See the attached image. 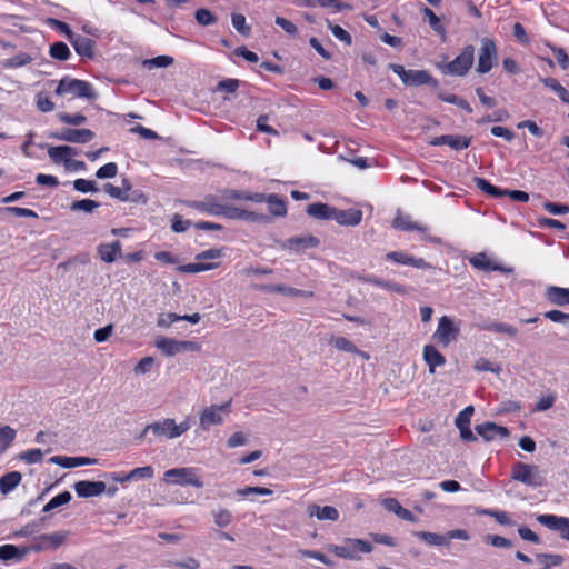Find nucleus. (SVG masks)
Here are the masks:
<instances>
[{"instance_id": "obj_1", "label": "nucleus", "mask_w": 569, "mask_h": 569, "mask_svg": "<svg viewBox=\"0 0 569 569\" xmlns=\"http://www.w3.org/2000/svg\"><path fill=\"white\" fill-rule=\"evenodd\" d=\"M328 550L337 557L350 560L360 559L359 553H369L372 550V546L362 539L346 538L343 545H329Z\"/></svg>"}, {"instance_id": "obj_2", "label": "nucleus", "mask_w": 569, "mask_h": 569, "mask_svg": "<svg viewBox=\"0 0 569 569\" xmlns=\"http://www.w3.org/2000/svg\"><path fill=\"white\" fill-rule=\"evenodd\" d=\"M511 478L529 487L538 488L546 485V478L536 465L517 462L512 467Z\"/></svg>"}, {"instance_id": "obj_3", "label": "nucleus", "mask_w": 569, "mask_h": 569, "mask_svg": "<svg viewBox=\"0 0 569 569\" xmlns=\"http://www.w3.org/2000/svg\"><path fill=\"white\" fill-rule=\"evenodd\" d=\"M54 93L57 96L71 93L77 98H86L88 100H94L98 97L89 82L69 77H64L59 81Z\"/></svg>"}, {"instance_id": "obj_4", "label": "nucleus", "mask_w": 569, "mask_h": 569, "mask_svg": "<svg viewBox=\"0 0 569 569\" xmlns=\"http://www.w3.org/2000/svg\"><path fill=\"white\" fill-rule=\"evenodd\" d=\"M163 481L178 486H192L202 488L203 481L198 477L197 470L191 467L172 468L163 473Z\"/></svg>"}, {"instance_id": "obj_5", "label": "nucleus", "mask_w": 569, "mask_h": 569, "mask_svg": "<svg viewBox=\"0 0 569 569\" xmlns=\"http://www.w3.org/2000/svg\"><path fill=\"white\" fill-rule=\"evenodd\" d=\"M389 69L398 74L406 86L430 84L432 87H438L439 84V82L426 70H406L403 66L397 63H390Z\"/></svg>"}, {"instance_id": "obj_6", "label": "nucleus", "mask_w": 569, "mask_h": 569, "mask_svg": "<svg viewBox=\"0 0 569 569\" xmlns=\"http://www.w3.org/2000/svg\"><path fill=\"white\" fill-rule=\"evenodd\" d=\"M475 61V48L473 46H467L462 52L457 56L451 62L439 66V69L445 74L462 77L467 74Z\"/></svg>"}, {"instance_id": "obj_7", "label": "nucleus", "mask_w": 569, "mask_h": 569, "mask_svg": "<svg viewBox=\"0 0 569 569\" xmlns=\"http://www.w3.org/2000/svg\"><path fill=\"white\" fill-rule=\"evenodd\" d=\"M230 412V401L223 405H211L199 412V423L202 430L223 422V416Z\"/></svg>"}, {"instance_id": "obj_8", "label": "nucleus", "mask_w": 569, "mask_h": 569, "mask_svg": "<svg viewBox=\"0 0 569 569\" xmlns=\"http://www.w3.org/2000/svg\"><path fill=\"white\" fill-rule=\"evenodd\" d=\"M459 332L460 329L453 320L448 316H442L432 338L441 346L447 347L458 338Z\"/></svg>"}, {"instance_id": "obj_9", "label": "nucleus", "mask_w": 569, "mask_h": 569, "mask_svg": "<svg viewBox=\"0 0 569 569\" xmlns=\"http://www.w3.org/2000/svg\"><path fill=\"white\" fill-rule=\"evenodd\" d=\"M156 347L166 356L172 357L182 351H197L199 345L193 341H180L172 338L160 337L156 340Z\"/></svg>"}, {"instance_id": "obj_10", "label": "nucleus", "mask_w": 569, "mask_h": 569, "mask_svg": "<svg viewBox=\"0 0 569 569\" xmlns=\"http://www.w3.org/2000/svg\"><path fill=\"white\" fill-rule=\"evenodd\" d=\"M496 59L497 48L495 42L488 38H483L478 57L477 72L481 74L489 72Z\"/></svg>"}, {"instance_id": "obj_11", "label": "nucleus", "mask_w": 569, "mask_h": 569, "mask_svg": "<svg viewBox=\"0 0 569 569\" xmlns=\"http://www.w3.org/2000/svg\"><path fill=\"white\" fill-rule=\"evenodd\" d=\"M49 137L66 142L87 143L94 138V132L90 129H62L50 133Z\"/></svg>"}, {"instance_id": "obj_12", "label": "nucleus", "mask_w": 569, "mask_h": 569, "mask_svg": "<svg viewBox=\"0 0 569 569\" xmlns=\"http://www.w3.org/2000/svg\"><path fill=\"white\" fill-rule=\"evenodd\" d=\"M320 244V240L311 234L291 237L280 242V247L296 253L303 252L307 249L316 248Z\"/></svg>"}, {"instance_id": "obj_13", "label": "nucleus", "mask_w": 569, "mask_h": 569, "mask_svg": "<svg viewBox=\"0 0 569 569\" xmlns=\"http://www.w3.org/2000/svg\"><path fill=\"white\" fill-rule=\"evenodd\" d=\"M178 429L176 427L174 419L166 418L162 421H157L153 423L148 425L142 433L141 437L144 436L148 432H152L156 436L164 437L167 439H174L178 438Z\"/></svg>"}, {"instance_id": "obj_14", "label": "nucleus", "mask_w": 569, "mask_h": 569, "mask_svg": "<svg viewBox=\"0 0 569 569\" xmlns=\"http://www.w3.org/2000/svg\"><path fill=\"white\" fill-rule=\"evenodd\" d=\"M537 521L551 530L559 531L561 538L569 541V518L555 515H539Z\"/></svg>"}, {"instance_id": "obj_15", "label": "nucleus", "mask_w": 569, "mask_h": 569, "mask_svg": "<svg viewBox=\"0 0 569 569\" xmlns=\"http://www.w3.org/2000/svg\"><path fill=\"white\" fill-rule=\"evenodd\" d=\"M73 488L78 497L90 498L103 493L106 483L103 481L81 480L76 482Z\"/></svg>"}, {"instance_id": "obj_16", "label": "nucleus", "mask_w": 569, "mask_h": 569, "mask_svg": "<svg viewBox=\"0 0 569 569\" xmlns=\"http://www.w3.org/2000/svg\"><path fill=\"white\" fill-rule=\"evenodd\" d=\"M471 138L466 136H452V134H443L439 137H435L430 140L431 146H443L447 144L453 150H463L470 146Z\"/></svg>"}, {"instance_id": "obj_17", "label": "nucleus", "mask_w": 569, "mask_h": 569, "mask_svg": "<svg viewBox=\"0 0 569 569\" xmlns=\"http://www.w3.org/2000/svg\"><path fill=\"white\" fill-rule=\"evenodd\" d=\"M188 207L199 210L201 212H206L211 216H221L222 204L217 202V198L214 196H206L201 201H188L186 202Z\"/></svg>"}, {"instance_id": "obj_18", "label": "nucleus", "mask_w": 569, "mask_h": 569, "mask_svg": "<svg viewBox=\"0 0 569 569\" xmlns=\"http://www.w3.org/2000/svg\"><path fill=\"white\" fill-rule=\"evenodd\" d=\"M475 429L486 441L493 440L497 437L507 438L510 435L506 427L498 426L495 422L477 425Z\"/></svg>"}, {"instance_id": "obj_19", "label": "nucleus", "mask_w": 569, "mask_h": 569, "mask_svg": "<svg viewBox=\"0 0 569 569\" xmlns=\"http://www.w3.org/2000/svg\"><path fill=\"white\" fill-rule=\"evenodd\" d=\"M388 260L396 263L412 266L418 269H429L431 266L422 258H415L402 251H391L386 254Z\"/></svg>"}, {"instance_id": "obj_20", "label": "nucleus", "mask_w": 569, "mask_h": 569, "mask_svg": "<svg viewBox=\"0 0 569 569\" xmlns=\"http://www.w3.org/2000/svg\"><path fill=\"white\" fill-rule=\"evenodd\" d=\"M256 289L263 291V292L282 293V295L291 296V297H302V298L313 297L312 291L300 290V289L287 287L283 284H258V286H256Z\"/></svg>"}, {"instance_id": "obj_21", "label": "nucleus", "mask_w": 569, "mask_h": 569, "mask_svg": "<svg viewBox=\"0 0 569 569\" xmlns=\"http://www.w3.org/2000/svg\"><path fill=\"white\" fill-rule=\"evenodd\" d=\"M362 219V211L357 209L339 210L333 208L331 220L341 226H358Z\"/></svg>"}, {"instance_id": "obj_22", "label": "nucleus", "mask_w": 569, "mask_h": 569, "mask_svg": "<svg viewBox=\"0 0 569 569\" xmlns=\"http://www.w3.org/2000/svg\"><path fill=\"white\" fill-rule=\"evenodd\" d=\"M70 43L79 56L88 59L94 57L96 42L92 39L76 33L73 39H70Z\"/></svg>"}, {"instance_id": "obj_23", "label": "nucleus", "mask_w": 569, "mask_h": 569, "mask_svg": "<svg viewBox=\"0 0 569 569\" xmlns=\"http://www.w3.org/2000/svg\"><path fill=\"white\" fill-rule=\"evenodd\" d=\"M97 459L88 457H66V456H53L49 459L50 463L60 466L62 468H74L80 466L96 465Z\"/></svg>"}, {"instance_id": "obj_24", "label": "nucleus", "mask_w": 569, "mask_h": 569, "mask_svg": "<svg viewBox=\"0 0 569 569\" xmlns=\"http://www.w3.org/2000/svg\"><path fill=\"white\" fill-rule=\"evenodd\" d=\"M470 264L479 270L483 271H501L505 273H510L512 271L511 268L503 267L501 264L492 263L488 260L486 253H477L469 259Z\"/></svg>"}, {"instance_id": "obj_25", "label": "nucleus", "mask_w": 569, "mask_h": 569, "mask_svg": "<svg viewBox=\"0 0 569 569\" xmlns=\"http://www.w3.org/2000/svg\"><path fill=\"white\" fill-rule=\"evenodd\" d=\"M78 154V151L76 148L70 146H58V147H50L48 149V156L54 163L63 162L64 166L67 164V161L73 156Z\"/></svg>"}, {"instance_id": "obj_26", "label": "nucleus", "mask_w": 569, "mask_h": 569, "mask_svg": "<svg viewBox=\"0 0 569 569\" xmlns=\"http://www.w3.org/2000/svg\"><path fill=\"white\" fill-rule=\"evenodd\" d=\"M546 298L556 306L569 305V288L549 286L546 289Z\"/></svg>"}, {"instance_id": "obj_27", "label": "nucleus", "mask_w": 569, "mask_h": 569, "mask_svg": "<svg viewBox=\"0 0 569 569\" xmlns=\"http://www.w3.org/2000/svg\"><path fill=\"white\" fill-rule=\"evenodd\" d=\"M423 359L429 367V371L431 373L435 372L436 367L443 366L446 363V358L441 355L435 346L427 345L423 348Z\"/></svg>"}, {"instance_id": "obj_28", "label": "nucleus", "mask_w": 569, "mask_h": 569, "mask_svg": "<svg viewBox=\"0 0 569 569\" xmlns=\"http://www.w3.org/2000/svg\"><path fill=\"white\" fill-rule=\"evenodd\" d=\"M308 515L310 517H316L319 520L336 521L339 518V511L331 506L320 507L318 505H310L308 507Z\"/></svg>"}, {"instance_id": "obj_29", "label": "nucleus", "mask_w": 569, "mask_h": 569, "mask_svg": "<svg viewBox=\"0 0 569 569\" xmlns=\"http://www.w3.org/2000/svg\"><path fill=\"white\" fill-rule=\"evenodd\" d=\"M98 254L102 261L111 263L121 254L120 241L102 243L98 247Z\"/></svg>"}, {"instance_id": "obj_30", "label": "nucleus", "mask_w": 569, "mask_h": 569, "mask_svg": "<svg viewBox=\"0 0 569 569\" xmlns=\"http://www.w3.org/2000/svg\"><path fill=\"white\" fill-rule=\"evenodd\" d=\"M333 208L321 202L311 203L307 208V213L316 219L331 220Z\"/></svg>"}, {"instance_id": "obj_31", "label": "nucleus", "mask_w": 569, "mask_h": 569, "mask_svg": "<svg viewBox=\"0 0 569 569\" xmlns=\"http://www.w3.org/2000/svg\"><path fill=\"white\" fill-rule=\"evenodd\" d=\"M21 479L22 476L18 471H11L3 475L0 478V492L2 495H8L20 483Z\"/></svg>"}, {"instance_id": "obj_32", "label": "nucleus", "mask_w": 569, "mask_h": 569, "mask_svg": "<svg viewBox=\"0 0 569 569\" xmlns=\"http://www.w3.org/2000/svg\"><path fill=\"white\" fill-rule=\"evenodd\" d=\"M481 330L493 331L498 333H505L513 338L517 336L518 330L516 327L505 322H483L479 325Z\"/></svg>"}, {"instance_id": "obj_33", "label": "nucleus", "mask_w": 569, "mask_h": 569, "mask_svg": "<svg viewBox=\"0 0 569 569\" xmlns=\"http://www.w3.org/2000/svg\"><path fill=\"white\" fill-rule=\"evenodd\" d=\"M363 280L366 282H368V283L378 286V287H380L382 289H386V290H389V291H393V292H397V293H400V295H405L407 292L405 286L399 284L397 282L387 281V280L380 279V278L375 277V276L366 277V278H363Z\"/></svg>"}, {"instance_id": "obj_34", "label": "nucleus", "mask_w": 569, "mask_h": 569, "mask_svg": "<svg viewBox=\"0 0 569 569\" xmlns=\"http://www.w3.org/2000/svg\"><path fill=\"white\" fill-rule=\"evenodd\" d=\"M413 536L419 538L421 541L429 546L447 547V540L445 535L428 531H415Z\"/></svg>"}, {"instance_id": "obj_35", "label": "nucleus", "mask_w": 569, "mask_h": 569, "mask_svg": "<svg viewBox=\"0 0 569 569\" xmlns=\"http://www.w3.org/2000/svg\"><path fill=\"white\" fill-rule=\"evenodd\" d=\"M422 13L425 18L428 20L430 28L441 37L442 40H446V29L441 24L440 19L436 16V13L428 7L422 8Z\"/></svg>"}, {"instance_id": "obj_36", "label": "nucleus", "mask_w": 569, "mask_h": 569, "mask_svg": "<svg viewBox=\"0 0 569 569\" xmlns=\"http://www.w3.org/2000/svg\"><path fill=\"white\" fill-rule=\"evenodd\" d=\"M473 182L478 189L495 198L505 197V193L507 192V189H500L496 186H492L486 179L480 177H475Z\"/></svg>"}, {"instance_id": "obj_37", "label": "nucleus", "mask_w": 569, "mask_h": 569, "mask_svg": "<svg viewBox=\"0 0 569 569\" xmlns=\"http://www.w3.org/2000/svg\"><path fill=\"white\" fill-rule=\"evenodd\" d=\"M307 7H322V8H330L336 12L342 11L345 9H351V6L345 2H341L339 0H307L306 2Z\"/></svg>"}, {"instance_id": "obj_38", "label": "nucleus", "mask_w": 569, "mask_h": 569, "mask_svg": "<svg viewBox=\"0 0 569 569\" xmlns=\"http://www.w3.org/2000/svg\"><path fill=\"white\" fill-rule=\"evenodd\" d=\"M392 226L396 229L405 230V231H425L427 230V227H423L417 222H412L408 216H397L393 219Z\"/></svg>"}, {"instance_id": "obj_39", "label": "nucleus", "mask_w": 569, "mask_h": 569, "mask_svg": "<svg viewBox=\"0 0 569 569\" xmlns=\"http://www.w3.org/2000/svg\"><path fill=\"white\" fill-rule=\"evenodd\" d=\"M269 211L276 217H283L287 213L286 203L277 194H269L266 199Z\"/></svg>"}, {"instance_id": "obj_40", "label": "nucleus", "mask_w": 569, "mask_h": 569, "mask_svg": "<svg viewBox=\"0 0 569 569\" xmlns=\"http://www.w3.org/2000/svg\"><path fill=\"white\" fill-rule=\"evenodd\" d=\"M17 431L9 426H0V455L4 453L16 438Z\"/></svg>"}, {"instance_id": "obj_41", "label": "nucleus", "mask_w": 569, "mask_h": 569, "mask_svg": "<svg viewBox=\"0 0 569 569\" xmlns=\"http://www.w3.org/2000/svg\"><path fill=\"white\" fill-rule=\"evenodd\" d=\"M49 54L53 59L66 61L70 58L71 52L69 47L64 42L58 41L50 46Z\"/></svg>"}, {"instance_id": "obj_42", "label": "nucleus", "mask_w": 569, "mask_h": 569, "mask_svg": "<svg viewBox=\"0 0 569 569\" xmlns=\"http://www.w3.org/2000/svg\"><path fill=\"white\" fill-rule=\"evenodd\" d=\"M28 553V549L20 550L13 545H3L0 547V559L11 560L21 559Z\"/></svg>"}, {"instance_id": "obj_43", "label": "nucleus", "mask_w": 569, "mask_h": 569, "mask_svg": "<svg viewBox=\"0 0 569 569\" xmlns=\"http://www.w3.org/2000/svg\"><path fill=\"white\" fill-rule=\"evenodd\" d=\"M219 263L216 262H197V263H188L184 266H180L177 268L179 272L182 273H197L201 271L212 270L218 268Z\"/></svg>"}, {"instance_id": "obj_44", "label": "nucleus", "mask_w": 569, "mask_h": 569, "mask_svg": "<svg viewBox=\"0 0 569 569\" xmlns=\"http://www.w3.org/2000/svg\"><path fill=\"white\" fill-rule=\"evenodd\" d=\"M542 83L556 92L561 101L569 103V92L561 86V83L553 78H545L541 80Z\"/></svg>"}, {"instance_id": "obj_45", "label": "nucleus", "mask_w": 569, "mask_h": 569, "mask_svg": "<svg viewBox=\"0 0 569 569\" xmlns=\"http://www.w3.org/2000/svg\"><path fill=\"white\" fill-rule=\"evenodd\" d=\"M66 537L67 535L64 532H53L41 535L39 540L46 543L47 549H56L64 542Z\"/></svg>"}, {"instance_id": "obj_46", "label": "nucleus", "mask_w": 569, "mask_h": 569, "mask_svg": "<svg viewBox=\"0 0 569 569\" xmlns=\"http://www.w3.org/2000/svg\"><path fill=\"white\" fill-rule=\"evenodd\" d=\"M438 98L445 102L458 106L459 108L466 110L468 113L472 112V108L470 107L469 102L456 94H447L445 92H439Z\"/></svg>"}, {"instance_id": "obj_47", "label": "nucleus", "mask_w": 569, "mask_h": 569, "mask_svg": "<svg viewBox=\"0 0 569 569\" xmlns=\"http://www.w3.org/2000/svg\"><path fill=\"white\" fill-rule=\"evenodd\" d=\"M100 204L91 199H82V200H76L71 203L70 209L71 211H83L87 213H91L94 209H97Z\"/></svg>"}, {"instance_id": "obj_48", "label": "nucleus", "mask_w": 569, "mask_h": 569, "mask_svg": "<svg viewBox=\"0 0 569 569\" xmlns=\"http://www.w3.org/2000/svg\"><path fill=\"white\" fill-rule=\"evenodd\" d=\"M71 498L72 496L69 491H63L57 495L43 507V512H49L60 506L68 503L71 500Z\"/></svg>"}, {"instance_id": "obj_49", "label": "nucleus", "mask_w": 569, "mask_h": 569, "mask_svg": "<svg viewBox=\"0 0 569 569\" xmlns=\"http://www.w3.org/2000/svg\"><path fill=\"white\" fill-rule=\"evenodd\" d=\"M330 343L338 350L350 352V353H357L358 348L347 338L345 337H333L330 340Z\"/></svg>"}, {"instance_id": "obj_50", "label": "nucleus", "mask_w": 569, "mask_h": 569, "mask_svg": "<svg viewBox=\"0 0 569 569\" xmlns=\"http://www.w3.org/2000/svg\"><path fill=\"white\" fill-rule=\"evenodd\" d=\"M173 63V58L170 56H158L152 59H146L142 61V64L148 69L151 68H166Z\"/></svg>"}, {"instance_id": "obj_51", "label": "nucleus", "mask_w": 569, "mask_h": 569, "mask_svg": "<svg viewBox=\"0 0 569 569\" xmlns=\"http://www.w3.org/2000/svg\"><path fill=\"white\" fill-rule=\"evenodd\" d=\"M32 61V58L30 54L26 52H21L10 59H7L3 61V66L6 68H19L23 67Z\"/></svg>"}, {"instance_id": "obj_52", "label": "nucleus", "mask_w": 569, "mask_h": 569, "mask_svg": "<svg viewBox=\"0 0 569 569\" xmlns=\"http://www.w3.org/2000/svg\"><path fill=\"white\" fill-rule=\"evenodd\" d=\"M154 475V470L151 466H144L134 468L129 473L126 475V479L137 480L140 478L151 479Z\"/></svg>"}, {"instance_id": "obj_53", "label": "nucleus", "mask_w": 569, "mask_h": 569, "mask_svg": "<svg viewBox=\"0 0 569 569\" xmlns=\"http://www.w3.org/2000/svg\"><path fill=\"white\" fill-rule=\"evenodd\" d=\"M327 27L332 32V34L339 39L340 41L345 42L346 44L350 46L352 43V38L343 28H341L338 24H333L329 20H327Z\"/></svg>"}, {"instance_id": "obj_54", "label": "nucleus", "mask_w": 569, "mask_h": 569, "mask_svg": "<svg viewBox=\"0 0 569 569\" xmlns=\"http://www.w3.org/2000/svg\"><path fill=\"white\" fill-rule=\"evenodd\" d=\"M59 120L63 123L71 126H80L87 122V117L81 113L69 114L64 112H60L57 114Z\"/></svg>"}, {"instance_id": "obj_55", "label": "nucleus", "mask_w": 569, "mask_h": 569, "mask_svg": "<svg viewBox=\"0 0 569 569\" xmlns=\"http://www.w3.org/2000/svg\"><path fill=\"white\" fill-rule=\"evenodd\" d=\"M233 28L242 36L250 33V27L246 23V17L241 13H233L231 17Z\"/></svg>"}, {"instance_id": "obj_56", "label": "nucleus", "mask_w": 569, "mask_h": 569, "mask_svg": "<svg viewBox=\"0 0 569 569\" xmlns=\"http://www.w3.org/2000/svg\"><path fill=\"white\" fill-rule=\"evenodd\" d=\"M19 458L29 465L38 463L42 461L43 452L41 449H30L21 452Z\"/></svg>"}, {"instance_id": "obj_57", "label": "nucleus", "mask_w": 569, "mask_h": 569, "mask_svg": "<svg viewBox=\"0 0 569 569\" xmlns=\"http://www.w3.org/2000/svg\"><path fill=\"white\" fill-rule=\"evenodd\" d=\"M473 368H475L476 371H479V372L490 371V372L499 373L501 371L500 366L490 362L486 358H479L475 362Z\"/></svg>"}, {"instance_id": "obj_58", "label": "nucleus", "mask_w": 569, "mask_h": 569, "mask_svg": "<svg viewBox=\"0 0 569 569\" xmlns=\"http://www.w3.org/2000/svg\"><path fill=\"white\" fill-rule=\"evenodd\" d=\"M194 19L201 26H210L217 21V18L209 10L203 8L196 11Z\"/></svg>"}, {"instance_id": "obj_59", "label": "nucleus", "mask_w": 569, "mask_h": 569, "mask_svg": "<svg viewBox=\"0 0 569 569\" xmlns=\"http://www.w3.org/2000/svg\"><path fill=\"white\" fill-rule=\"evenodd\" d=\"M212 516L214 518V523L221 528L229 526L232 519L231 512L227 509L213 511Z\"/></svg>"}, {"instance_id": "obj_60", "label": "nucleus", "mask_w": 569, "mask_h": 569, "mask_svg": "<svg viewBox=\"0 0 569 569\" xmlns=\"http://www.w3.org/2000/svg\"><path fill=\"white\" fill-rule=\"evenodd\" d=\"M118 172V166L114 162H109L102 167H100L97 172L96 177L98 179H109L116 177Z\"/></svg>"}, {"instance_id": "obj_61", "label": "nucleus", "mask_w": 569, "mask_h": 569, "mask_svg": "<svg viewBox=\"0 0 569 569\" xmlns=\"http://www.w3.org/2000/svg\"><path fill=\"white\" fill-rule=\"evenodd\" d=\"M73 188L79 192H96L98 191L97 184L94 181L86 180V179H77L73 181Z\"/></svg>"}, {"instance_id": "obj_62", "label": "nucleus", "mask_w": 569, "mask_h": 569, "mask_svg": "<svg viewBox=\"0 0 569 569\" xmlns=\"http://www.w3.org/2000/svg\"><path fill=\"white\" fill-rule=\"evenodd\" d=\"M103 188H104V191L110 197H112L114 199H118V200H121V201L129 200V193L123 191L120 187H116V186H113L111 183H106Z\"/></svg>"}, {"instance_id": "obj_63", "label": "nucleus", "mask_w": 569, "mask_h": 569, "mask_svg": "<svg viewBox=\"0 0 569 569\" xmlns=\"http://www.w3.org/2000/svg\"><path fill=\"white\" fill-rule=\"evenodd\" d=\"M48 23L51 27H53L54 29L62 32L69 41H70V39H73V36L76 33L70 29V27L66 22L50 18V19H48Z\"/></svg>"}, {"instance_id": "obj_64", "label": "nucleus", "mask_w": 569, "mask_h": 569, "mask_svg": "<svg viewBox=\"0 0 569 569\" xmlns=\"http://www.w3.org/2000/svg\"><path fill=\"white\" fill-rule=\"evenodd\" d=\"M171 566L174 568H181V569H199L200 562L193 557H188L183 560L172 561Z\"/></svg>"}]
</instances>
